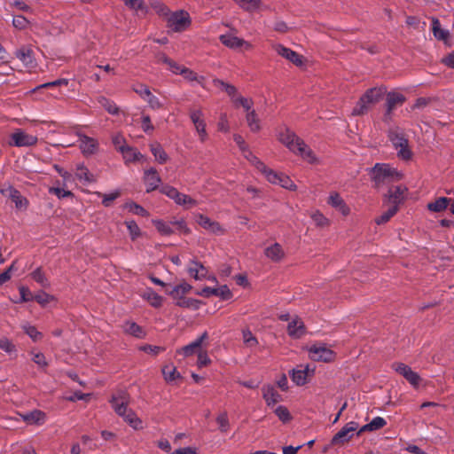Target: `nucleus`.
<instances>
[{
  "mask_svg": "<svg viewBox=\"0 0 454 454\" xmlns=\"http://www.w3.org/2000/svg\"><path fill=\"white\" fill-rule=\"evenodd\" d=\"M211 363V359L209 358L207 352L205 349H202L199 351L198 353V360H197V365L199 368L205 367Z\"/></svg>",
  "mask_w": 454,
  "mask_h": 454,
  "instance_id": "0e129e2a",
  "label": "nucleus"
},
{
  "mask_svg": "<svg viewBox=\"0 0 454 454\" xmlns=\"http://www.w3.org/2000/svg\"><path fill=\"white\" fill-rule=\"evenodd\" d=\"M450 199L446 197H440L434 201L427 204V209L431 212H442L445 210L450 203Z\"/></svg>",
  "mask_w": 454,
  "mask_h": 454,
  "instance_id": "c03bdc74",
  "label": "nucleus"
},
{
  "mask_svg": "<svg viewBox=\"0 0 454 454\" xmlns=\"http://www.w3.org/2000/svg\"><path fill=\"white\" fill-rule=\"evenodd\" d=\"M192 289V285L186 281H182L177 285H170L168 286V288L165 290V293L173 300L176 306L184 309L197 310L200 308L202 301L193 298L186 297V294H188Z\"/></svg>",
  "mask_w": 454,
  "mask_h": 454,
  "instance_id": "f03ea898",
  "label": "nucleus"
},
{
  "mask_svg": "<svg viewBox=\"0 0 454 454\" xmlns=\"http://www.w3.org/2000/svg\"><path fill=\"white\" fill-rule=\"evenodd\" d=\"M153 223L161 235L168 236L174 232L171 222L166 223L161 220H153Z\"/></svg>",
  "mask_w": 454,
  "mask_h": 454,
  "instance_id": "de8ad7c7",
  "label": "nucleus"
},
{
  "mask_svg": "<svg viewBox=\"0 0 454 454\" xmlns=\"http://www.w3.org/2000/svg\"><path fill=\"white\" fill-rule=\"evenodd\" d=\"M390 140L396 150H398V156L403 160H409L411 157V153L408 148V141L403 136L392 133Z\"/></svg>",
  "mask_w": 454,
  "mask_h": 454,
  "instance_id": "aec40b11",
  "label": "nucleus"
},
{
  "mask_svg": "<svg viewBox=\"0 0 454 454\" xmlns=\"http://www.w3.org/2000/svg\"><path fill=\"white\" fill-rule=\"evenodd\" d=\"M265 256L274 262H279L285 257V251L278 243H274L267 247L264 250Z\"/></svg>",
  "mask_w": 454,
  "mask_h": 454,
  "instance_id": "2f4dec72",
  "label": "nucleus"
},
{
  "mask_svg": "<svg viewBox=\"0 0 454 454\" xmlns=\"http://www.w3.org/2000/svg\"><path fill=\"white\" fill-rule=\"evenodd\" d=\"M308 356L313 361L324 363L333 362L336 357L334 351L324 343H315L309 346Z\"/></svg>",
  "mask_w": 454,
  "mask_h": 454,
  "instance_id": "0eeeda50",
  "label": "nucleus"
},
{
  "mask_svg": "<svg viewBox=\"0 0 454 454\" xmlns=\"http://www.w3.org/2000/svg\"><path fill=\"white\" fill-rule=\"evenodd\" d=\"M166 21L167 26L174 32L184 31L191 24L189 14L184 11L170 12Z\"/></svg>",
  "mask_w": 454,
  "mask_h": 454,
  "instance_id": "9b49d317",
  "label": "nucleus"
},
{
  "mask_svg": "<svg viewBox=\"0 0 454 454\" xmlns=\"http://www.w3.org/2000/svg\"><path fill=\"white\" fill-rule=\"evenodd\" d=\"M19 416L27 425L42 426L47 419L46 413L40 410H34L27 413H19Z\"/></svg>",
  "mask_w": 454,
  "mask_h": 454,
  "instance_id": "4be33fe9",
  "label": "nucleus"
},
{
  "mask_svg": "<svg viewBox=\"0 0 454 454\" xmlns=\"http://www.w3.org/2000/svg\"><path fill=\"white\" fill-rule=\"evenodd\" d=\"M77 136L79 147L83 155L89 156L97 153L98 149V143L95 138L80 133H78Z\"/></svg>",
  "mask_w": 454,
  "mask_h": 454,
  "instance_id": "412c9836",
  "label": "nucleus"
},
{
  "mask_svg": "<svg viewBox=\"0 0 454 454\" xmlns=\"http://www.w3.org/2000/svg\"><path fill=\"white\" fill-rule=\"evenodd\" d=\"M194 217L196 223L210 234L222 236L226 233V229L223 225L210 219L208 216L202 214H196Z\"/></svg>",
  "mask_w": 454,
  "mask_h": 454,
  "instance_id": "f8f14e48",
  "label": "nucleus"
},
{
  "mask_svg": "<svg viewBox=\"0 0 454 454\" xmlns=\"http://www.w3.org/2000/svg\"><path fill=\"white\" fill-rule=\"evenodd\" d=\"M405 101V98L399 92H390L387 96V112L390 113L397 106H401Z\"/></svg>",
  "mask_w": 454,
  "mask_h": 454,
  "instance_id": "ea45409f",
  "label": "nucleus"
},
{
  "mask_svg": "<svg viewBox=\"0 0 454 454\" xmlns=\"http://www.w3.org/2000/svg\"><path fill=\"white\" fill-rule=\"evenodd\" d=\"M171 223L172 226H175L176 230L180 233L189 234L191 232L190 228L187 226V223L184 219L171 221Z\"/></svg>",
  "mask_w": 454,
  "mask_h": 454,
  "instance_id": "338daca9",
  "label": "nucleus"
},
{
  "mask_svg": "<svg viewBox=\"0 0 454 454\" xmlns=\"http://www.w3.org/2000/svg\"><path fill=\"white\" fill-rule=\"evenodd\" d=\"M309 216L314 222L315 225L320 228L327 227L330 225V220L319 210H313L309 213Z\"/></svg>",
  "mask_w": 454,
  "mask_h": 454,
  "instance_id": "37998d69",
  "label": "nucleus"
},
{
  "mask_svg": "<svg viewBox=\"0 0 454 454\" xmlns=\"http://www.w3.org/2000/svg\"><path fill=\"white\" fill-rule=\"evenodd\" d=\"M35 300L43 307H46L48 304L56 301V298L43 291L37 293L35 295Z\"/></svg>",
  "mask_w": 454,
  "mask_h": 454,
  "instance_id": "6e6d98bb",
  "label": "nucleus"
},
{
  "mask_svg": "<svg viewBox=\"0 0 454 454\" xmlns=\"http://www.w3.org/2000/svg\"><path fill=\"white\" fill-rule=\"evenodd\" d=\"M23 331L34 340L38 341L43 338V334L34 325L29 324L22 325Z\"/></svg>",
  "mask_w": 454,
  "mask_h": 454,
  "instance_id": "4d7b16f0",
  "label": "nucleus"
},
{
  "mask_svg": "<svg viewBox=\"0 0 454 454\" xmlns=\"http://www.w3.org/2000/svg\"><path fill=\"white\" fill-rule=\"evenodd\" d=\"M262 397L268 406H272L281 401V395L271 385L263 386L262 388Z\"/></svg>",
  "mask_w": 454,
  "mask_h": 454,
  "instance_id": "7c9ffc66",
  "label": "nucleus"
},
{
  "mask_svg": "<svg viewBox=\"0 0 454 454\" xmlns=\"http://www.w3.org/2000/svg\"><path fill=\"white\" fill-rule=\"evenodd\" d=\"M216 296L222 300H230L233 294L227 285H223L216 287Z\"/></svg>",
  "mask_w": 454,
  "mask_h": 454,
  "instance_id": "e2e57ef3",
  "label": "nucleus"
},
{
  "mask_svg": "<svg viewBox=\"0 0 454 454\" xmlns=\"http://www.w3.org/2000/svg\"><path fill=\"white\" fill-rule=\"evenodd\" d=\"M124 420L129 423L134 429H140L143 427L142 420L129 409L126 411V413L120 415Z\"/></svg>",
  "mask_w": 454,
  "mask_h": 454,
  "instance_id": "a18cd8bd",
  "label": "nucleus"
},
{
  "mask_svg": "<svg viewBox=\"0 0 454 454\" xmlns=\"http://www.w3.org/2000/svg\"><path fill=\"white\" fill-rule=\"evenodd\" d=\"M432 30L434 37L438 40H447L449 32L441 27L440 21L436 18L432 19Z\"/></svg>",
  "mask_w": 454,
  "mask_h": 454,
  "instance_id": "49530a36",
  "label": "nucleus"
},
{
  "mask_svg": "<svg viewBox=\"0 0 454 454\" xmlns=\"http://www.w3.org/2000/svg\"><path fill=\"white\" fill-rule=\"evenodd\" d=\"M150 150L158 163L164 164L169 160L168 153L159 143L151 144Z\"/></svg>",
  "mask_w": 454,
  "mask_h": 454,
  "instance_id": "c9c22d12",
  "label": "nucleus"
},
{
  "mask_svg": "<svg viewBox=\"0 0 454 454\" xmlns=\"http://www.w3.org/2000/svg\"><path fill=\"white\" fill-rule=\"evenodd\" d=\"M397 211H398L397 206L391 204V206L388 207V209L387 211L382 213L380 216H378L375 219V223L379 225L386 223L387 222H388L390 220L391 217H393L396 214Z\"/></svg>",
  "mask_w": 454,
  "mask_h": 454,
  "instance_id": "8fccbe9b",
  "label": "nucleus"
},
{
  "mask_svg": "<svg viewBox=\"0 0 454 454\" xmlns=\"http://www.w3.org/2000/svg\"><path fill=\"white\" fill-rule=\"evenodd\" d=\"M160 192L168 197L170 200H174V202L181 206L186 209L193 207L198 205L196 200L192 199L191 196L179 192L176 188L165 185L160 189Z\"/></svg>",
  "mask_w": 454,
  "mask_h": 454,
  "instance_id": "39448f33",
  "label": "nucleus"
},
{
  "mask_svg": "<svg viewBox=\"0 0 454 454\" xmlns=\"http://www.w3.org/2000/svg\"><path fill=\"white\" fill-rule=\"evenodd\" d=\"M287 332L288 334L294 339L301 337L305 333L304 325L301 319L296 316L292 317L287 325Z\"/></svg>",
  "mask_w": 454,
  "mask_h": 454,
  "instance_id": "c85d7f7f",
  "label": "nucleus"
},
{
  "mask_svg": "<svg viewBox=\"0 0 454 454\" xmlns=\"http://www.w3.org/2000/svg\"><path fill=\"white\" fill-rule=\"evenodd\" d=\"M386 424H387V422L383 418L375 417L374 419H372V420L370 423L363 426L357 432V434L359 435L360 434H362L363 432H365V431L378 430L380 428H382L384 426H386Z\"/></svg>",
  "mask_w": 454,
  "mask_h": 454,
  "instance_id": "79ce46f5",
  "label": "nucleus"
},
{
  "mask_svg": "<svg viewBox=\"0 0 454 454\" xmlns=\"http://www.w3.org/2000/svg\"><path fill=\"white\" fill-rule=\"evenodd\" d=\"M239 7L247 12L268 11L270 6L261 0H233Z\"/></svg>",
  "mask_w": 454,
  "mask_h": 454,
  "instance_id": "cd10ccee",
  "label": "nucleus"
},
{
  "mask_svg": "<svg viewBox=\"0 0 454 454\" xmlns=\"http://www.w3.org/2000/svg\"><path fill=\"white\" fill-rule=\"evenodd\" d=\"M98 102L103 106L109 114H117L119 108L115 105V103L105 97H99L98 98Z\"/></svg>",
  "mask_w": 454,
  "mask_h": 454,
  "instance_id": "603ef678",
  "label": "nucleus"
},
{
  "mask_svg": "<svg viewBox=\"0 0 454 454\" xmlns=\"http://www.w3.org/2000/svg\"><path fill=\"white\" fill-rule=\"evenodd\" d=\"M0 192L12 200L15 204V207L19 210H26L28 207V200L23 197L20 192L16 190L13 186L8 185L0 189Z\"/></svg>",
  "mask_w": 454,
  "mask_h": 454,
  "instance_id": "2eb2a0df",
  "label": "nucleus"
},
{
  "mask_svg": "<svg viewBox=\"0 0 454 454\" xmlns=\"http://www.w3.org/2000/svg\"><path fill=\"white\" fill-rule=\"evenodd\" d=\"M316 367L310 364H299L290 372L292 381L299 387L309 383L314 377Z\"/></svg>",
  "mask_w": 454,
  "mask_h": 454,
  "instance_id": "6e6552de",
  "label": "nucleus"
},
{
  "mask_svg": "<svg viewBox=\"0 0 454 454\" xmlns=\"http://www.w3.org/2000/svg\"><path fill=\"white\" fill-rule=\"evenodd\" d=\"M141 297L154 308H160L163 304V297L155 293L152 288H146L141 294Z\"/></svg>",
  "mask_w": 454,
  "mask_h": 454,
  "instance_id": "473e14b6",
  "label": "nucleus"
},
{
  "mask_svg": "<svg viewBox=\"0 0 454 454\" xmlns=\"http://www.w3.org/2000/svg\"><path fill=\"white\" fill-rule=\"evenodd\" d=\"M190 118L200 141L205 142L207 139V132L203 113L200 110H192L190 112Z\"/></svg>",
  "mask_w": 454,
  "mask_h": 454,
  "instance_id": "4468645a",
  "label": "nucleus"
},
{
  "mask_svg": "<svg viewBox=\"0 0 454 454\" xmlns=\"http://www.w3.org/2000/svg\"><path fill=\"white\" fill-rule=\"evenodd\" d=\"M149 106L153 110H158L163 107L162 102L156 96L153 95L152 92L149 96L145 99Z\"/></svg>",
  "mask_w": 454,
  "mask_h": 454,
  "instance_id": "774afa93",
  "label": "nucleus"
},
{
  "mask_svg": "<svg viewBox=\"0 0 454 454\" xmlns=\"http://www.w3.org/2000/svg\"><path fill=\"white\" fill-rule=\"evenodd\" d=\"M129 402V396L128 393L122 390L113 395L111 399L112 407L119 416L126 413Z\"/></svg>",
  "mask_w": 454,
  "mask_h": 454,
  "instance_id": "a211bd4d",
  "label": "nucleus"
},
{
  "mask_svg": "<svg viewBox=\"0 0 454 454\" xmlns=\"http://www.w3.org/2000/svg\"><path fill=\"white\" fill-rule=\"evenodd\" d=\"M236 107H242L246 112L249 111L253 107V100L248 98L242 97L239 94L231 101Z\"/></svg>",
  "mask_w": 454,
  "mask_h": 454,
  "instance_id": "3c124183",
  "label": "nucleus"
},
{
  "mask_svg": "<svg viewBox=\"0 0 454 454\" xmlns=\"http://www.w3.org/2000/svg\"><path fill=\"white\" fill-rule=\"evenodd\" d=\"M246 121L252 132H258L261 130V120L253 108L247 112Z\"/></svg>",
  "mask_w": 454,
  "mask_h": 454,
  "instance_id": "e433bc0d",
  "label": "nucleus"
},
{
  "mask_svg": "<svg viewBox=\"0 0 454 454\" xmlns=\"http://www.w3.org/2000/svg\"><path fill=\"white\" fill-rule=\"evenodd\" d=\"M125 225L129 231V237L132 240H136L141 236V231L137 223L133 220L125 222Z\"/></svg>",
  "mask_w": 454,
  "mask_h": 454,
  "instance_id": "13d9d810",
  "label": "nucleus"
},
{
  "mask_svg": "<svg viewBox=\"0 0 454 454\" xmlns=\"http://www.w3.org/2000/svg\"><path fill=\"white\" fill-rule=\"evenodd\" d=\"M95 194L103 198L102 204L105 207H110L112 205V202L120 196V192L115 191L107 194H102L101 192H95Z\"/></svg>",
  "mask_w": 454,
  "mask_h": 454,
  "instance_id": "680f3d73",
  "label": "nucleus"
},
{
  "mask_svg": "<svg viewBox=\"0 0 454 454\" xmlns=\"http://www.w3.org/2000/svg\"><path fill=\"white\" fill-rule=\"evenodd\" d=\"M216 423L218 424L219 429L223 433H226L230 429V422L228 414L224 411L216 417Z\"/></svg>",
  "mask_w": 454,
  "mask_h": 454,
  "instance_id": "bf43d9fd",
  "label": "nucleus"
},
{
  "mask_svg": "<svg viewBox=\"0 0 454 454\" xmlns=\"http://www.w3.org/2000/svg\"><path fill=\"white\" fill-rule=\"evenodd\" d=\"M278 140L289 151L309 164H319L320 159L305 142L287 128H281L277 134Z\"/></svg>",
  "mask_w": 454,
  "mask_h": 454,
  "instance_id": "f257e3e1",
  "label": "nucleus"
},
{
  "mask_svg": "<svg viewBox=\"0 0 454 454\" xmlns=\"http://www.w3.org/2000/svg\"><path fill=\"white\" fill-rule=\"evenodd\" d=\"M384 95V90L381 88H372L368 90L360 98L356 107L353 109V114L360 115L366 112L369 105L380 100Z\"/></svg>",
  "mask_w": 454,
  "mask_h": 454,
  "instance_id": "423d86ee",
  "label": "nucleus"
},
{
  "mask_svg": "<svg viewBox=\"0 0 454 454\" xmlns=\"http://www.w3.org/2000/svg\"><path fill=\"white\" fill-rule=\"evenodd\" d=\"M242 340L247 348H254L258 344L256 337L252 333L249 329L242 330Z\"/></svg>",
  "mask_w": 454,
  "mask_h": 454,
  "instance_id": "5fc2aeb1",
  "label": "nucleus"
},
{
  "mask_svg": "<svg viewBox=\"0 0 454 454\" xmlns=\"http://www.w3.org/2000/svg\"><path fill=\"white\" fill-rule=\"evenodd\" d=\"M358 423L350 421L347 423L332 439L334 445L342 444L348 442L358 429Z\"/></svg>",
  "mask_w": 454,
  "mask_h": 454,
  "instance_id": "dca6fc26",
  "label": "nucleus"
},
{
  "mask_svg": "<svg viewBox=\"0 0 454 454\" xmlns=\"http://www.w3.org/2000/svg\"><path fill=\"white\" fill-rule=\"evenodd\" d=\"M207 339V333H202L198 339L191 342L190 344L181 348L176 352L183 355L184 356H190L193 354L199 353L201 350L202 343Z\"/></svg>",
  "mask_w": 454,
  "mask_h": 454,
  "instance_id": "b1692460",
  "label": "nucleus"
},
{
  "mask_svg": "<svg viewBox=\"0 0 454 454\" xmlns=\"http://www.w3.org/2000/svg\"><path fill=\"white\" fill-rule=\"evenodd\" d=\"M161 372L165 381L168 383H173L181 379V374L172 364L164 365L161 369Z\"/></svg>",
  "mask_w": 454,
  "mask_h": 454,
  "instance_id": "72a5a7b5",
  "label": "nucleus"
},
{
  "mask_svg": "<svg viewBox=\"0 0 454 454\" xmlns=\"http://www.w3.org/2000/svg\"><path fill=\"white\" fill-rule=\"evenodd\" d=\"M74 177L83 185H88L96 181V176L83 164L76 165Z\"/></svg>",
  "mask_w": 454,
  "mask_h": 454,
  "instance_id": "a878e982",
  "label": "nucleus"
},
{
  "mask_svg": "<svg viewBox=\"0 0 454 454\" xmlns=\"http://www.w3.org/2000/svg\"><path fill=\"white\" fill-rule=\"evenodd\" d=\"M376 184L395 182L403 179V174L388 164L377 163L370 171Z\"/></svg>",
  "mask_w": 454,
  "mask_h": 454,
  "instance_id": "20e7f679",
  "label": "nucleus"
},
{
  "mask_svg": "<svg viewBox=\"0 0 454 454\" xmlns=\"http://www.w3.org/2000/svg\"><path fill=\"white\" fill-rule=\"evenodd\" d=\"M176 69H173L174 74H179L184 76V79L193 82L196 81L199 83L202 82L203 78L199 77L193 71L183 67V66H174Z\"/></svg>",
  "mask_w": 454,
  "mask_h": 454,
  "instance_id": "a19ab883",
  "label": "nucleus"
},
{
  "mask_svg": "<svg viewBox=\"0 0 454 454\" xmlns=\"http://www.w3.org/2000/svg\"><path fill=\"white\" fill-rule=\"evenodd\" d=\"M233 140L235 141L236 145L239 148L242 155L254 167L260 162V160L254 155V153L250 151L248 145L245 142V139L242 137V136L239 134L233 135Z\"/></svg>",
  "mask_w": 454,
  "mask_h": 454,
  "instance_id": "5701e85b",
  "label": "nucleus"
},
{
  "mask_svg": "<svg viewBox=\"0 0 454 454\" xmlns=\"http://www.w3.org/2000/svg\"><path fill=\"white\" fill-rule=\"evenodd\" d=\"M257 170L264 176L266 180L275 185H279L284 189L288 191H296L297 186L294 182L287 175L277 172L270 168H268L262 161L255 166Z\"/></svg>",
  "mask_w": 454,
  "mask_h": 454,
  "instance_id": "7ed1b4c3",
  "label": "nucleus"
},
{
  "mask_svg": "<svg viewBox=\"0 0 454 454\" xmlns=\"http://www.w3.org/2000/svg\"><path fill=\"white\" fill-rule=\"evenodd\" d=\"M122 330L125 333L136 338L142 339L145 336V332L137 324L132 321H127L122 325Z\"/></svg>",
  "mask_w": 454,
  "mask_h": 454,
  "instance_id": "f704fd0d",
  "label": "nucleus"
},
{
  "mask_svg": "<svg viewBox=\"0 0 454 454\" xmlns=\"http://www.w3.org/2000/svg\"><path fill=\"white\" fill-rule=\"evenodd\" d=\"M327 204L338 211L341 215L348 216L351 209L343 198L336 192H331L327 198Z\"/></svg>",
  "mask_w": 454,
  "mask_h": 454,
  "instance_id": "f3484780",
  "label": "nucleus"
},
{
  "mask_svg": "<svg viewBox=\"0 0 454 454\" xmlns=\"http://www.w3.org/2000/svg\"><path fill=\"white\" fill-rule=\"evenodd\" d=\"M36 136L28 134L21 129H16L11 135L9 145L16 147H30L37 144Z\"/></svg>",
  "mask_w": 454,
  "mask_h": 454,
  "instance_id": "9d476101",
  "label": "nucleus"
},
{
  "mask_svg": "<svg viewBox=\"0 0 454 454\" xmlns=\"http://www.w3.org/2000/svg\"><path fill=\"white\" fill-rule=\"evenodd\" d=\"M123 208L133 215L141 216L148 215V212L143 207L132 201L126 202L123 205Z\"/></svg>",
  "mask_w": 454,
  "mask_h": 454,
  "instance_id": "09e8293b",
  "label": "nucleus"
},
{
  "mask_svg": "<svg viewBox=\"0 0 454 454\" xmlns=\"http://www.w3.org/2000/svg\"><path fill=\"white\" fill-rule=\"evenodd\" d=\"M31 276H32L33 279H35L42 286H43V287L49 286V282L40 269H36L35 270H34L32 272Z\"/></svg>",
  "mask_w": 454,
  "mask_h": 454,
  "instance_id": "69168bd1",
  "label": "nucleus"
},
{
  "mask_svg": "<svg viewBox=\"0 0 454 454\" xmlns=\"http://www.w3.org/2000/svg\"><path fill=\"white\" fill-rule=\"evenodd\" d=\"M274 413L283 423H287L291 421L293 419L289 410L283 405H278V407H276V409L274 410Z\"/></svg>",
  "mask_w": 454,
  "mask_h": 454,
  "instance_id": "864d4df0",
  "label": "nucleus"
},
{
  "mask_svg": "<svg viewBox=\"0 0 454 454\" xmlns=\"http://www.w3.org/2000/svg\"><path fill=\"white\" fill-rule=\"evenodd\" d=\"M16 57L27 67H32L34 59L32 50L27 47H22L16 51Z\"/></svg>",
  "mask_w": 454,
  "mask_h": 454,
  "instance_id": "58836bf2",
  "label": "nucleus"
},
{
  "mask_svg": "<svg viewBox=\"0 0 454 454\" xmlns=\"http://www.w3.org/2000/svg\"><path fill=\"white\" fill-rule=\"evenodd\" d=\"M271 48L278 56L288 60L296 67H302L304 65V58L292 49L280 43H273Z\"/></svg>",
  "mask_w": 454,
  "mask_h": 454,
  "instance_id": "ddd939ff",
  "label": "nucleus"
},
{
  "mask_svg": "<svg viewBox=\"0 0 454 454\" xmlns=\"http://www.w3.org/2000/svg\"><path fill=\"white\" fill-rule=\"evenodd\" d=\"M152 8L155 11V12L163 17L165 20H167L168 16L169 15L170 12L168 8L162 3L159 1H154L152 3Z\"/></svg>",
  "mask_w": 454,
  "mask_h": 454,
  "instance_id": "052dcab7",
  "label": "nucleus"
},
{
  "mask_svg": "<svg viewBox=\"0 0 454 454\" xmlns=\"http://www.w3.org/2000/svg\"><path fill=\"white\" fill-rule=\"evenodd\" d=\"M120 153L122 154L124 162L126 164L138 161L144 158V156L138 151L128 145L125 148H121Z\"/></svg>",
  "mask_w": 454,
  "mask_h": 454,
  "instance_id": "4c0bfd02",
  "label": "nucleus"
},
{
  "mask_svg": "<svg viewBox=\"0 0 454 454\" xmlns=\"http://www.w3.org/2000/svg\"><path fill=\"white\" fill-rule=\"evenodd\" d=\"M408 189L404 185H397L389 190V201L392 205L397 207L401 204L407 196Z\"/></svg>",
  "mask_w": 454,
  "mask_h": 454,
  "instance_id": "c756f323",
  "label": "nucleus"
},
{
  "mask_svg": "<svg viewBox=\"0 0 454 454\" xmlns=\"http://www.w3.org/2000/svg\"><path fill=\"white\" fill-rule=\"evenodd\" d=\"M188 274L195 280H203L207 278V268L197 260H191L187 267Z\"/></svg>",
  "mask_w": 454,
  "mask_h": 454,
  "instance_id": "393cba45",
  "label": "nucleus"
},
{
  "mask_svg": "<svg viewBox=\"0 0 454 454\" xmlns=\"http://www.w3.org/2000/svg\"><path fill=\"white\" fill-rule=\"evenodd\" d=\"M393 369L397 373L403 376L414 387H418L419 386L421 381L419 375L417 372H413L408 365L402 363L394 364Z\"/></svg>",
  "mask_w": 454,
  "mask_h": 454,
  "instance_id": "6ab92c4d",
  "label": "nucleus"
},
{
  "mask_svg": "<svg viewBox=\"0 0 454 454\" xmlns=\"http://www.w3.org/2000/svg\"><path fill=\"white\" fill-rule=\"evenodd\" d=\"M144 182L146 186V192H150L159 187L161 180L156 169L151 168L145 171Z\"/></svg>",
  "mask_w": 454,
  "mask_h": 454,
  "instance_id": "bb28decb",
  "label": "nucleus"
},
{
  "mask_svg": "<svg viewBox=\"0 0 454 454\" xmlns=\"http://www.w3.org/2000/svg\"><path fill=\"white\" fill-rule=\"evenodd\" d=\"M219 40L224 46L234 51H248L254 48L250 42L239 37L231 31L221 35Z\"/></svg>",
  "mask_w": 454,
  "mask_h": 454,
  "instance_id": "1a4fd4ad",
  "label": "nucleus"
}]
</instances>
